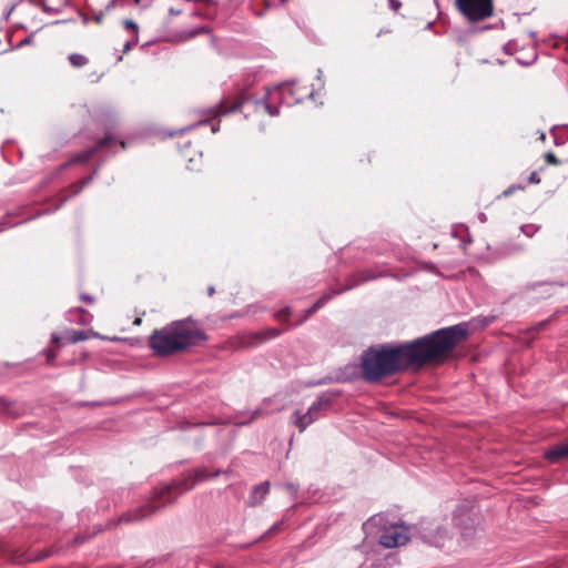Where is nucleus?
I'll return each instance as SVG.
<instances>
[{
	"label": "nucleus",
	"mask_w": 568,
	"mask_h": 568,
	"mask_svg": "<svg viewBox=\"0 0 568 568\" xmlns=\"http://www.w3.org/2000/svg\"><path fill=\"white\" fill-rule=\"evenodd\" d=\"M467 336L468 324L463 322L409 342L372 345L361 355L362 378L375 384L409 368L442 363Z\"/></svg>",
	"instance_id": "obj_1"
},
{
	"label": "nucleus",
	"mask_w": 568,
	"mask_h": 568,
	"mask_svg": "<svg viewBox=\"0 0 568 568\" xmlns=\"http://www.w3.org/2000/svg\"><path fill=\"white\" fill-rule=\"evenodd\" d=\"M221 474L222 471L220 469L209 473L206 467L195 468L184 474L182 478L172 480L160 488H155L145 504L123 513L116 521L110 523V526L140 523L152 516L160 508L173 503L183 493L193 489L197 483L219 477Z\"/></svg>",
	"instance_id": "obj_2"
},
{
	"label": "nucleus",
	"mask_w": 568,
	"mask_h": 568,
	"mask_svg": "<svg viewBox=\"0 0 568 568\" xmlns=\"http://www.w3.org/2000/svg\"><path fill=\"white\" fill-rule=\"evenodd\" d=\"M206 334L193 325L191 318L174 321L149 336L148 345L158 357L185 352L206 341Z\"/></svg>",
	"instance_id": "obj_3"
},
{
	"label": "nucleus",
	"mask_w": 568,
	"mask_h": 568,
	"mask_svg": "<svg viewBox=\"0 0 568 568\" xmlns=\"http://www.w3.org/2000/svg\"><path fill=\"white\" fill-rule=\"evenodd\" d=\"M278 101L276 97L272 99V95H267L265 92V95L263 98H253L248 93H241L236 98V100L232 103L229 102L227 99H222L219 103H216L213 106L199 109L196 113L202 116L197 122L186 125L180 130L176 131H168L165 133L166 136H175L179 133L189 132L200 125L207 124L212 119H216L233 112L239 111L244 104L248 102H253L256 108L263 106L264 110L271 115V116H277L280 114V108L278 105L274 104V102Z\"/></svg>",
	"instance_id": "obj_4"
},
{
	"label": "nucleus",
	"mask_w": 568,
	"mask_h": 568,
	"mask_svg": "<svg viewBox=\"0 0 568 568\" xmlns=\"http://www.w3.org/2000/svg\"><path fill=\"white\" fill-rule=\"evenodd\" d=\"M381 276L379 273L374 270H362L357 271L346 277V285L342 288L334 290L331 288L325 292L320 298H317L308 308L303 311V316L297 322V324H302L307 321L313 314L320 311L326 303H328L333 297L349 291L352 288L357 287L358 285L366 283L368 281L376 280Z\"/></svg>",
	"instance_id": "obj_5"
},
{
	"label": "nucleus",
	"mask_w": 568,
	"mask_h": 568,
	"mask_svg": "<svg viewBox=\"0 0 568 568\" xmlns=\"http://www.w3.org/2000/svg\"><path fill=\"white\" fill-rule=\"evenodd\" d=\"M381 276L379 273L374 270H362L357 271L346 277V285L342 288L334 290L331 288L325 292L320 298H317L308 308L303 311V316L297 322V324H302L307 321L313 314L320 311L326 303H328L333 297L349 291L352 288L357 287L358 285L366 283L368 281L376 280Z\"/></svg>",
	"instance_id": "obj_6"
},
{
	"label": "nucleus",
	"mask_w": 568,
	"mask_h": 568,
	"mask_svg": "<svg viewBox=\"0 0 568 568\" xmlns=\"http://www.w3.org/2000/svg\"><path fill=\"white\" fill-rule=\"evenodd\" d=\"M126 148V143L123 140H118L116 136L112 132H105L104 136L100 139L95 145L83 150L82 152L72 156L69 162H67L63 166H68L70 164L77 163H85L88 162L94 154L106 151L108 154L113 155L118 152V149L124 150Z\"/></svg>",
	"instance_id": "obj_7"
},
{
	"label": "nucleus",
	"mask_w": 568,
	"mask_h": 568,
	"mask_svg": "<svg viewBox=\"0 0 568 568\" xmlns=\"http://www.w3.org/2000/svg\"><path fill=\"white\" fill-rule=\"evenodd\" d=\"M413 538L423 544L442 547L448 538V529L436 521L423 519L418 524L410 526Z\"/></svg>",
	"instance_id": "obj_8"
},
{
	"label": "nucleus",
	"mask_w": 568,
	"mask_h": 568,
	"mask_svg": "<svg viewBox=\"0 0 568 568\" xmlns=\"http://www.w3.org/2000/svg\"><path fill=\"white\" fill-rule=\"evenodd\" d=\"M455 3L469 22L483 21L494 13V0H455Z\"/></svg>",
	"instance_id": "obj_9"
},
{
	"label": "nucleus",
	"mask_w": 568,
	"mask_h": 568,
	"mask_svg": "<svg viewBox=\"0 0 568 568\" xmlns=\"http://www.w3.org/2000/svg\"><path fill=\"white\" fill-rule=\"evenodd\" d=\"M414 537L410 526H406L404 523L393 524L379 531L378 544L384 548H395L406 545Z\"/></svg>",
	"instance_id": "obj_10"
},
{
	"label": "nucleus",
	"mask_w": 568,
	"mask_h": 568,
	"mask_svg": "<svg viewBox=\"0 0 568 568\" xmlns=\"http://www.w3.org/2000/svg\"><path fill=\"white\" fill-rule=\"evenodd\" d=\"M453 521L455 526L462 530V535L465 538L471 537L479 524L477 514L475 513L474 508H469L466 505L456 507L453 514Z\"/></svg>",
	"instance_id": "obj_11"
},
{
	"label": "nucleus",
	"mask_w": 568,
	"mask_h": 568,
	"mask_svg": "<svg viewBox=\"0 0 568 568\" xmlns=\"http://www.w3.org/2000/svg\"><path fill=\"white\" fill-rule=\"evenodd\" d=\"M296 83H297V80H291V81H286L281 84H277L272 90L268 88H265V90H266L267 95H272V99H274V97H276L280 104L292 106V105L298 104L303 101L302 98H295V90L291 88V85H294Z\"/></svg>",
	"instance_id": "obj_12"
},
{
	"label": "nucleus",
	"mask_w": 568,
	"mask_h": 568,
	"mask_svg": "<svg viewBox=\"0 0 568 568\" xmlns=\"http://www.w3.org/2000/svg\"><path fill=\"white\" fill-rule=\"evenodd\" d=\"M341 395L339 390H328L322 393L317 399L308 407V415H313L315 420H317L323 414L324 407L332 405L333 398Z\"/></svg>",
	"instance_id": "obj_13"
},
{
	"label": "nucleus",
	"mask_w": 568,
	"mask_h": 568,
	"mask_svg": "<svg viewBox=\"0 0 568 568\" xmlns=\"http://www.w3.org/2000/svg\"><path fill=\"white\" fill-rule=\"evenodd\" d=\"M23 209H17L12 211H8L3 216L0 217V233H2L6 230L12 229L17 225H20L24 222L34 220L36 217L41 216L42 214L49 213V210H45L43 212H38L36 215H32L28 219H24L20 222H13L12 219L22 215Z\"/></svg>",
	"instance_id": "obj_14"
},
{
	"label": "nucleus",
	"mask_w": 568,
	"mask_h": 568,
	"mask_svg": "<svg viewBox=\"0 0 568 568\" xmlns=\"http://www.w3.org/2000/svg\"><path fill=\"white\" fill-rule=\"evenodd\" d=\"M562 286V283L558 282H537L531 283L525 286V293H534L536 292L538 294L537 298H546L551 296L556 288Z\"/></svg>",
	"instance_id": "obj_15"
},
{
	"label": "nucleus",
	"mask_w": 568,
	"mask_h": 568,
	"mask_svg": "<svg viewBox=\"0 0 568 568\" xmlns=\"http://www.w3.org/2000/svg\"><path fill=\"white\" fill-rule=\"evenodd\" d=\"M101 165H102V162L95 166V169L89 176H85L84 179L79 180L75 183L71 184L69 187L70 193L68 195H64L60 200L59 204L55 205L54 211L59 210L71 196L78 195L87 185H89L92 182V180L94 179V176L98 173Z\"/></svg>",
	"instance_id": "obj_16"
},
{
	"label": "nucleus",
	"mask_w": 568,
	"mask_h": 568,
	"mask_svg": "<svg viewBox=\"0 0 568 568\" xmlns=\"http://www.w3.org/2000/svg\"><path fill=\"white\" fill-rule=\"evenodd\" d=\"M544 458L550 464L560 463L568 459V440L560 445H555L544 453Z\"/></svg>",
	"instance_id": "obj_17"
},
{
	"label": "nucleus",
	"mask_w": 568,
	"mask_h": 568,
	"mask_svg": "<svg viewBox=\"0 0 568 568\" xmlns=\"http://www.w3.org/2000/svg\"><path fill=\"white\" fill-rule=\"evenodd\" d=\"M93 320V315L85 308L79 306L67 312V321L79 325H89Z\"/></svg>",
	"instance_id": "obj_18"
},
{
	"label": "nucleus",
	"mask_w": 568,
	"mask_h": 568,
	"mask_svg": "<svg viewBox=\"0 0 568 568\" xmlns=\"http://www.w3.org/2000/svg\"><path fill=\"white\" fill-rule=\"evenodd\" d=\"M268 491H270V483L268 481H263V483L254 486L248 496L247 505L251 507L258 505L265 498V496L268 494Z\"/></svg>",
	"instance_id": "obj_19"
},
{
	"label": "nucleus",
	"mask_w": 568,
	"mask_h": 568,
	"mask_svg": "<svg viewBox=\"0 0 568 568\" xmlns=\"http://www.w3.org/2000/svg\"><path fill=\"white\" fill-rule=\"evenodd\" d=\"M64 337L68 343L75 344L82 341L88 339L90 336L103 338L99 333H94L92 331H74V329H67L64 332Z\"/></svg>",
	"instance_id": "obj_20"
},
{
	"label": "nucleus",
	"mask_w": 568,
	"mask_h": 568,
	"mask_svg": "<svg viewBox=\"0 0 568 568\" xmlns=\"http://www.w3.org/2000/svg\"><path fill=\"white\" fill-rule=\"evenodd\" d=\"M314 422H316L315 418L313 415H308L307 412L302 414L300 410H295L291 415V423H293L301 433L304 432Z\"/></svg>",
	"instance_id": "obj_21"
},
{
	"label": "nucleus",
	"mask_w": 568,
	"mask_h": 568,
	"mask_svg": "<svg viewBox=\"0 0 568 568\" xmlns=\"http://www.w3.org/2000/svg\"><path fill=\"white\" fill-rule=\"evenodd\" d=\"M209 32H210V28L207 26H200V27H196V28H193L190 30L182 31L179 34V38H180V40H190V39L197 37L199 34L209 33Z\"/></svg>",
	"instance_id": "obj_22"
},
{
	"label": "nucleus",
	"mask_w": 568,
	"mask_h": 568,
	"mask_svg": "<svg viewBox=\"0 0 568 568\" xmlns=\"http://www.w3.org/2000/svg\"><path fill=\"white\" fill-rule=\"evenodd\" d=\"M282 334V331L276 327H268L257 334V338L260 342L268 341L278 337Z\"/></svg>",
	"instance_id": "obj_23"
},
{
	"label": "nucleus",
	"mask_w": 568,
	"mask_h": 568,
	"mask_svg": "<svg viewBox=\"0 0 568 568\" xmlns=\"http://www.w3.org/2000/svg\"><path fill=\"white\" fill-rule=\"evenodd\" d=\"M68 60L73 68H82L89 62V59L81 53H71L68 55Z\"/></svg>",
	"instance_id": "obj_24"
},
{
	"label": "nucleus",
	"mask_w": 568,
	"mask_h": 568,
	"mask_svg": "<svg viewBox=\"0 0 568 568\" xmlns=\"http://www.w3.org/2000/svg\"><path fill=\"white\" fill-rule=\"evenodd\" d=\"M540 230V225L537 224H524L520 226V231L528 237H532Z\"/></svg>",
	"instance_id": "obj_25"
},
{
	"label": "nucleus",
	"mask_w": 568,
	"mask_h": 568,
	"mask_svg": "<svg viewBox=\"0 0 568 568\" xmlns=\"http://www.w3.org/2000/svg\"><path fill=\"white\" fill-rule=\"evenodd\" d=\"M290 315H291V307L290 306H285V307H283L282 310H280L278 312H276L274 314L275 318L277 321H282V322H287Z\"/></svg>",
	"instance_id": "obj_26"
},
{
	"label": "nucleus",
	"mask_w": 568,
	"mask_h": 568,
	"mask_svg": "<svg viewBox=\"0 0 568 568\" xmlns=\"http://www.w3.org/2000/svg\"><path fill=\"white\" fill-rule=\"evenodd\" d=\"M525 250V246L524 245H520V244H507L505 246V255H511V254H515V253H520Z\"/></svg>",
	"instance_id": "obj_27"
},
{
	"label": "nucleus",
	"mask_w": 568,
	"mask_h": 568,
	"mask_svg": "<svg viewBox=\"0 0 568 568\" xmlns=\"http://www.w3.org/2000/svg\"><path fill=\"white\" fill-rule=\"evenodd\" d=\"M91 538L90 535L88 534H80V535H77L74 536L70 541L69 544L71 545H82L84 544L87 540H89Z\"/></svg>",
	"instance_id": "obj_28"
},
{
	"label": "nucleus",
	"mask_w": 568,
	"mask_h": 568,
	"mask_svg": "<svg viewBox=\"0 0 568 568\" xmlns=\"http://www.w3.org/2000/svg\"><path fill=\"white\" fill-rule=\"evenodd\" d=\"M43 354L45 355L47 363L49 365H53V362L55 361V358L58 356V352L49 348V349H44Z\"/></svg>",
	"instance_id": "obj_29"
},
{
	"label": "nucleus",
	"mask_w": 568,
	"mask_h": 568,
	"mask_svg": "<svg viewBox=\"0 0 568 568\" xmlns=\"http://www.w3.org/2000/svg\"><path fill=\"white\" fill-rule=\"evenodd\" d=\"M123 24L126 29L132 30L134 32V36H138L139 26L136 24V22H134L133 20H130V19H125L123 21Z\"/></svg>",
	"instance_id": "obj_30"
},
{
	"label": "nucleus",
	"mask_w": 568,
	"mask_h": 568,
	"mask_svg": "<svg viewBox=\"0 0 568 568\" xmlns=\"http://www.w3.org/2000/svg\"><path fill=\"white\" fill-rule=\"evenodd\" d=\"M516 190H524V186L520 185V184H511L510 186H508L504 192H503V196L505 197H508L510 196Z\"/></svg>",
	"instance_id": "obj_31"
},
{
	"label": "nucleus",
	"mask_w": 568,
	"mask_h": 568,
	"mask_svg": "<svg viewBox=\"0 0 568 568\" xmlns=\"http://www.w3.org/2000/svg\"><path fill=\"white\" fill-rule=\"evenodd\" d=\"M545 160L547 163L552 164V165L560 164V160L552 152H547L545 154Z\"/></svg>",
	"instance_id": "obj_32"
},
{
	"label": "nucleus",
	"mask_w": 568,
	"mask_h": 568,
	"mask_svg": "<svg viewBox=\"0 0 568 568\" xmlns=\"http://www.w3.org/2000/svg\"><path fill=\"white\" fill-rule=\"evenodd\" d=\"M139 41V36H134L133 39L131 40H128L125 43H124V47H123V53H128L132 47H134Z\"/></svg>",
	"instance_id": "obj_33"
},
{
	"label": "nucleus",
	"mask_w": 568,
	"mask_h": 568,
	"mask_svg": "<svg viewBox=\"0 0 568 568\" xmlns=\"http://www.w3.org/2000/svg\"><path fill=\"white\" fill-rule=\"evenodd\" d=\"M537 60V54L535 53L532 55V58L530 60H524V59H520V58H517L516 61L520 64V65H524V67H529L531 65L532 63H535Z\"/></svg>",
	"instance_id": "obj_34"
},
{
	"label": "nucleus",
	"mask_w": 568,
	"mask_h": 568,
	"mask_svg": "<svg viewBox=\"0 0 568 568\" xmlns=\"http://www.w3.org/2000/svg\"><path fill=\"white\" fill-rule=\"evenodd\" d=\"M31 3L36 4V6H41L42 7V10L44 12H55L54 9H52L51 7L47 6L43 3L42 0H39V1H36V0H30Z\"/></svg>",
	"instance_id": "obj_35"
},
{
	"label": "nucleus",
	"mask_w": 568,
	"mask_h": 568,
	"mask_svg": "<svg viewBox=\"0 0 568 568\" xmlns=\"http://www.w3.org/2000/svg\"><path fill=\"white\" fill-rule=\"evenodd\" d=\"M389 9L393 11H398L402 7V2L399 0H387Z\"/></svg>",
	"instance_id": "obj_36"
},
{
	"label": "nucleus",
	"mask_w": 568,
	"mask_h": 568,
	"mask_svg": "<svg viewBox=\"0 0 568 568\" xmlns=\"http://www.w3.org/2000/svg\"><path fill=\"white\" fill-rule=\"evenodd\" d=\"M515 50H516V43H515V41H508V42L504 45V51H505L506 53L511 54Z\"/></svg>",
	"instance_id": "obj_37"
},
{
	"label": "nucleus",
	"mask_w": 568,
	"mask_h": 568,
	"mask_svg": "<svg viewBox=\"0 0 568 568\" xmlns=\"http://www.w3.org/2000/svg\"><path fill=\"white\" fill-rule=\"evenodd\" d=\"M33 42V34H30L28 36L27 38H24L23 40H21L18 44H17V48H22L24 45H29Z\"/></svg>",
	"instance_id": "obj_38"
},
{
	"label": "nucleus",
	"mask_w": 568,
	"mask_h": 568,
	"mask_svg": "<svg viewBox=\"0 0 568 568\" xmlns=\"http://www.w3.org/2000/svg\"><path fill=\"white\" fill-rule=\"evenodd\" d=\"M80 300H81L82 302H84V303H88V304H93V303H94V301H95V298H94L92 295L87 294V293H82V294L80 295Z\"/></svg>",
	"instance_id": "obj_39"
},
{
	"label": "nucleus",
	"mask_w": 568,
	"mask_h": 568,
	"mask_svg": "<svg viewBox=\"0 0 568 568\" xmlns=\"http://www.w3.org/2000/svg\"><path fill=\"white\" fill-rule=\"evenodd\" d=\"M547 325V321H541L531 327L532 333H538L544 329Z\"/></svg>",
	"instance_id": "obj_40"
},
{
	"label": "nucleus",
	"mask_w": 568,
	"mask_h": 568,
	"mask_svg": "<svg viewBox=\"0 0 568 568\" xmlns=\"http://www.w3.org/2000/svg\"><path fill=\"white\" fill-rule=\"evenodd\" d=\"M528 182L530 184H538L540 182V178L537 172H531L528 176Z\"/></svg>",
	"instance_id": "obj_41"
},
{
	"label": "nucleus",
	"mask_w": 568,
	"mask_h": 568,
	"mask_svg": "<svg viewBox=\"0 0 568 568\" xmlns=\"http://www.w3.org/2000/svg\"><path fill=\"white\" fill-rule=\"evenodd\" d=\"M61 336L58 334V333H52L51 334V338H50V343L52 345H59L61 343Z\"/></svg>",
	"instance_id": "obj_42"
},
{
	"label": "nucleus",
	"mask_w": 568,
	"mask_h": 568,
	"mask_svg": "<svg viewBox=\"0 0 568 568\" xmlns=\"http://www.w3.org/2000/svg\"><path fill=\"white\" fill-rule=\"evenodd\" d=\"M109 503H106L104 499H101L99 503H98V510H106L109 509Z\"/></svg>",
	"instance_id": "obj_43"
},
{
	"label": "nucleus",
	"mask_w": 568,
	"mask_h": 568,
	"mask_svg": "<svg viewBox=\"0 0 568 568\" xmlns=\"http://www.w3.org/2000/svg\"><path fill=\"white\" fill-rule=\"evenodd\" d=\"M281 525H282L281 523H275V524H274V525H273V526H272V527L266 531V534H267V535L275 534L276 531H278V530H280Z\"/></svg>",
	"instance_id": "obj_44"
},
{
	"label": "nucleus",
	"mask_w": 568,
	"mask_h": 568,
	"mask_svg": "<svg viewBox=\"0 0 568 568\" xmlns=\"http://www.w3.org/2000/svg\"><path fill=\"white\" fill-rule=\"evenodd\" d=\"M103 18H104V11H100L98 13L94 14L93 17V20L97 22V23H101L103 21Z\"/></svg>",
	"instance_id": "obj_45"
},
{
	"label": "nucleus",
	"mask_w": 568,
	"mask_h": 568,
	"mask_svg": "<svg viewBox=\"0 0 568 568\" xmlns=\"http://www.w3.org/2000/svg\"><path fill=\"white\" fill-rule=\"evenodd\" d=\"M79 16L82 18V21L84 24H87L90 21L89 16L87 13H84L83 11H79Z\"/></svg>",
	"instance_id": "obj_46"
},
{
	"label": "nucleus",
	"mask_w": 568,
	"mask_h": 568,
	"mask_svg": "<svg viewBox=\"0 0 568 568\" xmlns=\"http://www.w3.org/2000/svg\"><path fill=\"white\" fill-rule=\"evenodd\" d=\"M477 219L483 224L487 222V215L483 212L478 213Z\"/></svg>",
	"instance_id": "obj_47"
},
{
	"label": "nucleus",
	"mask_w": 568,
	"mask_h": 568,
	"mask_svg": "<svg viewBox=\"0 0 568 568\" xmlns=\"http://www.w3.org/2000/svg\"><path fill=\"white\" fill-rule=\"evenodd\" d=\"M211 131H212V133H216V132H219V131H220V123H219V122L213 123V124L211 125Z\"/></svg>",
	"instance_id": "obj_48"
},
{
	"label": "nucleus",
	"mask_w": 568,
	"mask_h": 568,
	"mask_svg": "<svg viewBox=\"0 0 568 568\" xmlns=\"http://www.w3.org/2000/svg\"><path fill=\"white\" fill-rule=\"evenodd\" d=\"M182 11L180 9L170 8L169 13L171 16H179Z\"/></svg>",
	"instance_id": "obj_49"
},
{
	"label": "nucleus",
	"mask_w": 568,
	"mask_h": 568,
	"mask_svg": "<svg viewBox=\"0 0 568 568\" xmlns=\"http://www.w3.org/2000/svg\"><path fill=\"white\" fill-rule=\"evenodd\" d=\"M286 488L290 490V491H293L295 493L297 490V486L293 483H290L286 485Z\"/></svg>",
	"instance_id": "obj_50"
},
{
	"label": "nucleus",
	"mask_w": 568,
	"mask_h": 568,
	"mask_svg": "<svg viewBox=\"0 0 568 568\" xmlns=\"http://www.w3.org/2000/svg\"><path fill=\"white\" fill-rule=\"evenodd\" d=\"M322 78H323V71H322V69H318L317 70V75H316V80L322 82V87H323L324 84H323Z\"/></svg>",
	"instance_id": "obj_51"
},
{
	"label": "nucleus",
	"mask_w": 568,
	"mask_h": 568,
	"mask_svg": "<svg viewBox=\"0 0 568 568\" xmlns=\"http://www.w3.org/2000/svg\"><path fill=\"white\" fill-rule=\"evenodd\" d=\"M214 292H215L214 286H212V285H211V286H209V287H207V294H209V296H212V295L214 294Z\"/></svg>",
	"instance_id": "obj_52"
},
{
	"label": "nucleus",
	"mask_w": 568,
	"mask_h": 568,
	"mask_svg": "<svg viewBox=\"0 0 568 568\" xmlns=\"http://www.w3.org/2000/svg\"><path fill=\"white\" fill-rule=\"evenodd\" d=\"M114 3H115V0L110 1V2L106 4V7H105V11H109V10L114 6Z\"/></svg>",
	"instance_id": "obj_53"
},
{
	"label": "nucleus",
	"mask_w": 568,
	"mask_h": 568,
	"mask_svg": "<svg viewBox=\"0 0 568 568\" xmlns=\"http://www.w3.org/2000/svg\"><path fill=\"white\" fill-rule=\"evenodd\" d=\"M539 139H540L541 141H545V140H546V134H545V132H542V131H541V132H539Z\"/></svg>",
	"instance_id": "obj_54"
},
{
	"label": "nucleus",
	"mask_w": 568,
	"mask_h": 568,
	"mask_svg": "<svg viewBox=\"0 0 568 568\" xmlns=\"http://www.w3.org/2000/svg\"><path fill=\"white\" fill-rule=\"evenodd\" d=\"M13 9H14V6H12L9 10H7L6 18H8L11 14Z\"/></svg>",
	"instance_id": "obj_55"
},
{
	"label": "nucleus",
	"mask_w": 568,
	"mask_h": 568,
	"mask_svg": "<svg viewBox=\"0 0 568 568\" xmlns=\"http://www.w3.org/2000/svg\"><path fill=\"white\" fill-rule=\"evenodd\" d=\"M314 95H315V91H314V90H312V91L310 92V94H308V97H307V98H308V99H314Z\"/></svg>",
	"instance_id": "obj_56"
},
{
	"label": "nucleus",
	"mask_w": 568,
	"mask_h": 568,
	"mask_svg": "<svg viewBox=\"0 0 568 568\" xmlns=\"http://www.w3.org/2000/svg\"><path fill=\"white\" fill-rule=\"evenodd\" d=\"M490 28H493V27L491 26H485V27L480 28V31L489 30Z\"/></svg>",
	"instance_id": "obj_57"
},
{
	"label": "nucleus",
	"mask_w": 568,
	"mask_h": 568,
	"mask_svg": "<svg viewBox=\"0 0 568 568\" xmlns=\"http://www.w3.org/2000/svg\"><path fill=\"white\" fill-rule=\"evenodd\" d=\"M471 242V239L468 236L467 241L463 240L462 243L463 244H466V243H470Z\"/></svg>",
	"instance_id": "obj_58"
},
{
	"label": "nucleus",
	"mask_w": 568,
	"mask_h": 568,
	"mask_svg": "<svg viewBox=\"0 0 568 568\" xmlns=\"http://www.w3.org/2000/svg\"><path fill=\"white\" fill-rule=\"evenodd\" d=\"M134 323L135 324H140L141 323V318H136Z\"/></svg>",
	"instance_id": "obj_59"
},
{
	"label": "nucleus",
	"mask_w": 568,
	"mask_h": 568,
	"mask_svg": "<svg viewBox=\"0 0 568 568\" xmlns=\"http://www.w3.org/2000/svg\"><path fill=\"white\" fill-rule=\"evenodd\" d=\"M92 405L99 406V405H101V403H92Z\"/></svg>",
	"instance_id": "obj_60"
}]
</instances>
